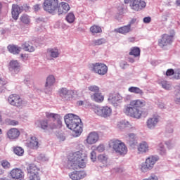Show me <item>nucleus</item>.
<instances>
[{"label": "nucleus", "instance_id": "obj_1", "mask_svg": "<svg viewBox=\"0 0 180 180\" xmlns=\"http://www.w3.org/2000/svg\"><path fill=\"white\" fill-rule=\"evenodd\" d=\"M65 167L69 169L85 168L86 167V154L82 153V151L70 153Z\"/></svg>", "mask_w": 180, "mask_h": 180}, {"label": "nucleus", "instance_id": "obj_2", "mask_svg": "<svg viewBox=\"0 0 180 180\" xmlns=\"http://www.w3.org/2000/svg\"><path fill=\"white\" fill-rule=\"evenodd\" d=\"M146 106V101L144 100H134L127 105L124 106V113L134 119H140L141 117V110L140 108Z\"/></svg>", "mask_w": 180, "mask_h": 180}, {"label": "nucleus", "instance_id": "obj_3", "mask_svg": "<svg viewBox=\"0 0 180 180\" xmlns=\"http://www.w3.org/2000/svg\"><path fill=\"white\" fill-rule=\"evenodd\" d=\"M65 123L68 128L73 130L77 137L82 133V121L78 115L68 114L64 117Z\"/></svg>", "mask_w": 180, "mask_h": 180}, {"label": "nucleus", "instance_id": "obj_4", "mask_svg": "<svg viewBox=\"0 0 180 180\" xmlns=\"http://www.w3.org/2000/svg\"><path fill=\"white\" fill-rule=\"evenodd\" d=\"M110 148L113 149L115 153L120 155H126L127 154V146L124 143L119 139H112L109 143Z\"/></svg>", "mask_w": 180, "mask_h": 180}, {"label": "nucleus", "instance_id": "obj_5", "mask_svg": "<svg viewBox=\"0 0 180 180\" xmlns=\"http://www.w3.org/2000/svg\"><path fill=\"white\" fill-rule=\"evenodd\" d=\"M47 119H52L53 122L49 124V129L50 130H55L56 129H61L63 124L61 115L52 112H46Z\"/></svg>", "mask_w": 180, "mask_h": 180}, {"label": "nucleus", "instance_id": "obj_6", "mask_svg": "<svg viewBox=\"0 0 180 180\" xmlns=\"http://www.w3.org/2000/svg\"><path fill=\"white\" fill-rule=\"evenodd\" d=\"M91 110L101 117L106 118L112 115V108L109 106L92 105Z\"/></svg>", "mask_w": 180, "mask_h": 180}, {"label": "nucleus", "instance_id": "obj_7", "mask_svg": "<svg viewBox=\"0 0 180 180\" xmlns=\"http://www.w3.org/2000/svg\"><path fill=\"white\" fill-rule=\"evenodd\" d=\"M160 160V158L157 155H151L146 158V162L142 164L141 167V171L142 172H147L153 168H154V165H155V162Z\"/></svg>", "mask_w": 180, "mask_h": 180}, {"label": "nucleus", "instance_id": "obj_8", "mask_svg": "<svg viewBox=\"0 0 180 180\" xmlns=\"http://www.w3.org/2000/svg\"><path fill=\"white\" fill-rule=\"evenodd\" d=\"M58 8V0H44L43 9L49 13L54 15Z\"/></svg>", "mask_w": 180, "mask_h": 180}, {"label": "nucleus", "instance_id": "obj_9", "mask_svg": "<svg viewBox=\"0 0 180 180\" xmlns=\"http://www.w3.org/2000/svg\"><path fill=\"white\" fill-rule=\"evenodd\" d=\"M124 4H129V8L136 12L143 11L147 6L144 0H124Z\"/></svg>", "mask_w": 180, "mask_h": 180}, {"label": "nucleus", "instance_id": "obj_10", "mask_svg": "<svg viewBox=\"0 0 180 180\" xmlns=\"http://www.w3.org/2000/svg\"><path fill=\"white\" fill-rule=\"evenodd\" d=\"M8 102L11 106H15V108H22V106H26V101H23L20 98V96L18 94H11L8 97Z\"/></svg>", "mask_w": 180, "mask_h": 180}, {"label": "nucleus", "instance_id": "obj_11", "mask_svg": "<svg viewBox=\"0 0 180 180\" xmlns=\"http://www.w3.org/2000/svg\"><path fill=\"white\" fill-rule=\"evenodd\" d=\"M90 70L98 75H105L108 73V66L104 63H93L90 65Z\"/></svg>", "mask_w": 180, "mask_h": 180}, {"label": "nucleus", "instance_id": "obj_12", "mask_svg": "<svg viewBox=\"0 0 180 180\" xmlns=\"http://www.w3.org/2000/svg\"><path fill=\"white\" fill-rule=\"evenodd\" d=\"M28 172L29 180H40V169L37 167L34 164H31L27 168Z\"/></svg>", "mask_w": 180, "mask_h": 180}, {"label": "nucleus", "instance_id": "obj_13", "mask_svg": "<svg viewBox=\"0 0 180 180\" xmlns=\"http://www.w3.org/2000/svg\"><path fill=\"white\" fill-rule=\"evenodd\" d=\"M175 37V31L174 30L170 31V35L165 34L159 40V46L160 47H165V46H169L174 41V37Z\"/></svg>", "mask_w": 180, "mask_h": 180}, {"label": "nucleus", "instance_id": "obj_14", "mask_svg": "<svg viewBox=\"0 0 180 180\" xmlns=\"http://www.w3.org/2000/svg\"><path fill=\"white\" fill-rule=\"evenodd\" d=\"M74 92L67 88H61L59 90V95L63 101H71Z\"/></svg>", "mask_w": 180, "mask_h": 180}, {"label": "nucleus", "instance_id": "obj_15", "mask_svg": "<svg viewBox=\"0 0 180 180\" xmlns=\"http://www.w3.org/2000/svg\"><path fill=\"white\" fill-rule=\"evenodd\" d=\"M8 70L12 74H18L20 71V63L16 60H11L8 65Z\"/></svg>", "mask_w": 180, "mask_h": 180}, {"label": "nucleus", "instance_id": "obj_16", "mask_svg": "<svg viewBox=\"0 0 180 180\" xmlns=\"http://www.w3.org/2000/svg\"><path fill=\"white\" fill-rule=\"evenodd\" d=\"M69 176L72 180L84 179L86 176V172L85 171H75L70 172Z\"/></svg>", "mask_w": 180, "mask_h": 180}, {"label": "nucleus", "instance_id": "obj_17", "mask_svg": "<svg viewBox=\"0 0 180 180\" xmlns=\"http://www.w3.org/2000/svg\"><path fill=\"white\" fill-rule=\"evenodd\" d=\"M11 176L13 179L17 180H22L24 176V173L22 169L19 168H14L13 169L11 172Z\"/></svg>", "mask_w": 180, "mask_h": 180}, {"label": "nucleus", "instance_id": "obj_18", "mask_svg": "<svg viewBox=\"0 0 180 180\" xmlns=\"http://www.w3.org/2000/svg\"><path fill=\"white\" fill-rule=\"evenodd\" d=\"M57 9L58 15H65V13H68L71 9V7H70V4H68V3L61 2L60 4L58 3V7Z\"/></svg>", "mask_w": 180, "mask_h": 180}, {"label": "nucleus", "instance_id": "obj_19", "mask_svg": "<svg viewBox=\"0 0 180 180\" xmlns=\"http://www.w3.org/2000/svg\"><path fill=\"white\" fill-rule=\"evenodd\" d=\"M99 140V134H97L96 131H93L89 134L87 138H86V143L87 144H96V143H98Z\"/></svg>", "mask_w": 180, "mask_h": 180}, {"label": "nucleus", "instance_id": "obj_20", "mask_svg": "<svg viewBox=\"0 0 180 180\" xmlns=\"http://www.w3.org/2000/svg\"><path fill=\"white\" fill-rule=\"evenodd\" d=\"M22 11H23L22 6H19L18 5L13 4L11 15L13 16V18L15 19V20H18V19L19 18V15L22 13Z\"/></svg>", "mask_w": 180, "mask_h": 180}, {"label": "nucleus", "instance_id": "obj_21", "mask_svg": "<svg viewBox=\"0 0 180 180\" xmlns=\"http://www.w3.org/2000/svg\"><path fill=\"white\" fill-rule=\"evenodd\" d=\"M158 122H160V118L158 116H154L149 119H148L146 122V126L148 129H150V130H153L155 129V126L158 124Z\"/></svg>", "mask_w": 180, "mask_h": 180}, {"label": "nucleus", "instance_id": "obj_22", "mask_svg": "<svg viewBox=\"0 0 180 180\" xmlns=\"http://www.w3.org/2000/svg\"><path fill=\"white\" fill-rule=\"evenodd\" d=\"M54 82H56V79L54 78V76L50 75L46 78V82L45 84L46 94H50V92H51V86H53Z\"/></svg>", "mask_w": 180, "mask_h": 180}, {"label": "nucleus", "instance_id": "obj_23", "mask_svg": "<svg viewBox=\"0 0 180 180\" xmlns=\"http://www.w3.org/2000/svg\"><path fill=\"white\" fill-rule=\"evenodd\" d=\"M126 141L130 147H136V146H137V136L135 134H129L128 136H126Z\"/></svg>", "mask_w": 180, "mask_h": 180}, {"label": "nucleus", "instance_id": "obj_24", "mask_svg": "<svg viewBox=\"0 0 180 180\" xmlns=\"http://www.w3.org/2000/svg\"><path fill=\"white\" fill-rule=\"evenodd\" d=\"M19 136H20V131L16 128L11 129L7 131V137L10 140H15L18 139Z\"/></svg>", "mask_w": 180, "mask_h": 180}, {"label": "nucleus", "instance_id": "obj_25", "mask_svg": "<svg viewBox=\"0 0 180 180\" xmlns=\"http://www.w3.org/2000/svg\"><path fill=\"white\" fill-rule=\"evenodd\" d=\"M133 30L130 26L128 25H124L121 27L117 28L114 30V32H116V33H120V34H128V33H130Z\"/></svg>", "mask_w": 180, "mask_h": 180}, {"label": "nucleus", "instance_id": "obj_26", "mask_svg": "<svg viewBox=\"0 0 180 180\" xmlns=\"http://www.w3.org/2000/svg\"><path fill=\"white\" fill-rule=\"evenodd\" d=\"M150 150V146L148 143L146 141L141 142L138 146V151L140 154H143L144 153H148Z\"/></svg>", "mask_w": 180, "mask_h": 180}, {"label": "nucleus", "instance_id": "obj_27", "mask_svg": "<svg viewBox=\"0 0 180 180\" xmlns=\"http://www.w3.org/2000/svg\"><path fill=\"white\" fill-rule=\"evenodd\" d=\"M117 127L119 129H129V130H134L135 129L134 127H133V124L127 120L120 122Z\"/></svg>", "mask_w": 180, "mask_h": 180}, {"label": "nucleus", "instance_id": "obj_28", "mask_svg": "<svg viewBox=\"0 0 180 180\" xmlns=\"http://www.w3.org/2000/svg\"><path fill=\"white\" fill-rule=\"evenodd\" d=\"M28 147L32 148V150H37V148H39V139H37L36 136H32L28 143Z\"/></svg>", "mask_w": 180, "mask_h": 180}, {"label": "nucleus", "instance_id": "obj_29", "mask_svg": "<svg viewBox=\"0 0 180 180\" xmlns=\"http://www.w3.org/2000/svg\"><path fill=\"white\" fill-rule=\"evenodd\" d=\"M47 56L51 58H57L60 56V51L57 48L49 49L47 50Z\"/></svg>", "mask_w": 180, "mask_h": 180}, {"label": "nucleus", "instance_id": "obj_30", "mask_svg": "<svg viewBox=\"0 0 180 180\" xmlns=\"http://www.w3.org/2000/svg\"><path fill=\"white\" fill-rule=\"evenodd\" d=\"M122 97L120 96V94H115L112 96H110L108 99L109 103H112L114 105H116L117 104V102H120V101H122Z\"/></svg>", "mask_w": 180, "mask_h": 180}, {"label": "nucleus", "instance_id": "obj_31", "mask_svg": "<svg viewBox=\"0 0 180 180\" xmlns=\"http://www.w3.org/2000/svg\"><path fill=\"white\" fill-rule=\"evenodd\" d=\"M92 101L97 102V103H101L103 102L104 97L101 93H94L91 96Z\"/></svg>", "mask_w": 180, "mask_h": 180}, {"label": "nucleus", "instance_id": "obj_32", "mask_svg": "<svg viewBox=\"0 0 180 180\" xmlns=\"http://www.w3.org/2000/svg\"><path fill=\"white\" fill-rule=\"evenodd\" d=\"M8 50L11 54H19L22 51V48L16 45H9L8 46Z\"/></svg>", "mask_w": 180, "mask_h": 180}, {"label": "nucleus", "instance_id": "obj_33", "mask_svg": "<svg viewBox=\"0 0 180 180\" xmlns=\"http://www.w3.org/2000/svg\"><path fill=\"white\" fill-rule=\"evenodd\" d=\"M21 49L25 50V51H29L30 53H33V51L35 50L34 46L30 45V42H25L22 44Z\"/></svg>", "mask_w": 180, "mask_h": 180}, {"label": "nucleus", "instance_id": "obj_34", "mask_svg": "<svg viewBox=\"0 0 180 180\" xmlns=\"http://www.w3.org/2000/svg\"><path fill=\"white\" fill-rule=\"evenodd\" d=\"M160 85L166 91H171L172 89V85L167 80H162L160 82Z\"/></svg>", "mask_w": 180, "mask_h": 180}, {"label": "nucleus", "instance_id": "obj_35", "mask_svg": "<svg viewBox=\"0 0 180 180\" xmlns=\"http://www.w3.org/2000/svg\"><path fill=\"white\" fill-rule=\"evenodd\" d=\"M129 92H131V94H136L138 95H143V94H144L143 92V90H141L140 88L139 87H136V86H131L128 89Z\"/></svg>", "mask_w": 180, "mask_h": 180}, {"label": "nucleus", "instance_id": "obj_36", "mask_svg": "<svg viewBox=\"0 0 180 180\" xmlns=\"http://www.w3.org/2000/svg\"><path fill=\"white\" fill-rule=\"evenodd\" d=\"M90 32L93 34H98V33H102V28L98 25H94L90 27Z\"/></svg>", "mask_w": 180, "mask_h": 180}, {"label": "nucleus", "instance_id": "obj_37", "mask_svg": "<svg viewBox=\"0 0 180 180\" xmlns=\"http://www.w3.org/2000/svg\"><path fill=\"white\" fill-rule=\"evenodd\" d=\"M109 157H108V155L106 154H100L97 157V160L99 161V162H101L102 164H108V160Z\"/></svg>", "mask_w": 180, "mask_h": 180}, {"label": "nucleus", "instance_id": "obj_38", "mask_svg": "<svg viewBox=\"0 0 180 180\" xmlns=\"http://www.w3.org/2000/svg\"><path fill=\"white\" fill-rule=\"evenodd\" d=\"M13 152L18 157H22L25 154V150L22 149L20 146H16L13 148Z\"/></svg>", "mask_w": 180, "mask_h": 180}, {"label": "nucleus", "instance_id": "obj_39", "mask_svg": "<svg viewBox=\"0 0 180 180\" xmlns=\"http://www.w3.org/2000/svg\"><path fill=\"white\" fill-rule=\"evenodd\" d=\"M158 153H159L160 155H165V154H167V150H165L164 143H159V145L158 146Z\"/></svg>", "mask_w": 180, "mask_h": 180}, {"label": "nucleus", "instance_id": "obj_40", "mask_svg": "<svg viewBox=\"0 0 180 180\" xmlns=\"http://www.w3.org/2000/svg\"><path fill=\"white\" fill-rule=\"evenodd\" d=\"M130 56H134V57H139L140 56V48L134 47L131 49V51L129 52Z\"/></svg>", "mask_w": 180, "mask_h": 180}, {"label": "nucleus", "instance_id": "obj_41", "mask_svg": "<svg viewBox=\"0 0 180 180\" xmlns=\"http://www.w3.org/2000/svg\"><path fill=\"white\" fill-rule=\"evenodd\" d=\"M20 20L24 25H29L30 23V17L26 14L21 15Z\"/></svg>", "mask_w": 180, "mask_h": 180}, {"label": "nucleus", "instance_id": "obj_42", "mask_svg": "<svg viewBox=\"0 0 180 180\" xmlns=\"http://www.w3.org/2000/svg\"><path fill=\"white\" fill-rule=\"evenodd\" d=\"M35 160L38 162H44L46 161H49V158L47 157H46V155L44 154H39L36 158Z\"/></svg>", "mask_w": 180, "mask_h": 180}, {"label": "nucleus", "instance_id": "obj_43", "mask_svg": "<svg viewBox=\"0 0 180 180\" xmlns=\"http://www.w3.org/2000/svg\"><path fill=\"white\" fill-rule=\"evenodd\" d=\"M106 43V39L105 38H101L98 39H94L92 41V44L94 46H102Z\"/></svg>", "mask_w": 180, "mask_h": 180}, {"label": "nucleus", "instance_id": "obj_44", "mask_svg": "<svg viewBox=\"0 0 180 180\" xmlns=\"http://www.w3.org/2000/svg\"><path fill=\"white\" fill-rule=\"evenodd\" d=\"M174 102L176 105H180V89L174 92Z\"/></svg>", "mask_w": 180, "mask_h": 180}, {"label": "nucleus", "instance_id": "obj_45", "mask_svg": "<svg viewBox=\"0 0 180 180\" xmlns=\"http://www.w3.org/2000/svg\"><path fill=\"white\" fill-rule=\"evenodd\" d=\"M65 20L68 23H74V21L75 20V15L73 13H69L66 15Z\"/></svg>", "mask_w": 180, "mask_h": 180}, {"label": "nucleus", "instance_id": "obj_46", "mask_svg": "<svg viewBox=\"0 0 180 180\" xmlns=\"http://www.w3.org/2000/svg\"><path fill=\"white\" fill-rule=\"evenodd\" d=\"M1 165L4 169H11V163L6 160H1Z\"/></svg>", "mask_w": 180, "mask_h": 180}, {"label": "nucleus", "instance_id": "obj_47", "mask_svg": "<svg viewBox=\"0 0 180 180\" xmlns=\"http://www.w3.org/2000/svg\"><path fill=\"white\" fill-rule=\"evenodd\" d=\"M6 124H8V126H18L19 124V122L17 120H12L11 119H6L5 120Z\"/></svg>", "mask_w": 180, "mask_h": 180}, {"label": "nucleus", "instance_id": "obj_48", "mask_svg": "<svg viewBox=\"0 0 180 180\" xmlns=\"http://www.w3.org/2000/svg\"><path fill=\"white\" fill-rule=\"evenodd\" d=\"M165 145L167 146L169 150H172L175 147V141L174 140H169L165 142Z\"/></svg>", "mask_w": 180, "mask_h": 180}, {"label": "nucleus", "instance_id": "obj_49", "mask_svg": "<svg viewBox=\"0 0 180 180\" xmlns=\"http://www.w3.org/2000/svg\"><path fill=\"white\" fill-rule=\"evenodd\" d=\"M40 126L43 130H47L49 129V122L46 120H41L40 121Z\"/></svg>", "mask_w": 180, "mask_h": 180}, {"label": "nucleus", "instance_id": "obj_50", "mask_svg": "<svg viewBox=\"0 0 180 180\" xmlns=\"http://www.w3.org/2000/svg\"><path fill=\"white\" fill-rule=\"evenodd\" d=\"M89 91L91 92H94V94H98L99 92V87L96 85H91L88 87Z\"/></svg>", "mask_w": 180, "mask_h": 180}, {"label": "nucleus", "instance_id": "obj_51", "mask_svg": "<svg viewBox=\"0 0 180 180\" xmlns=\"http://www.w3.org/2000/svg\"><path fill=\"white\" fill-rule=\"evenodd\" d=\"M6 84V81L2 77H0V92H2L5 89V84Z\"/></svg>", "mask_w": 180, "mask_h": 180}, {"label": "nucleus", "instance_id": "obj_52", "mask_svg": "<svg viewBox=\"0 0 180 180\" xmlns=\"http://www.w3.org/2000/svg\"><path fill=\"white\" fill-rule=\"evenodd\" d=\"M94 150L98 151V153H103L105 151V146L103 144H100Z\"/></svg>", "mask_w": 180, "mask_h": 180}, {"label": "nucleus", "instance_id": "obj_53", "mask_svg": "<svg viewBox=\"0 0 180 180\" xmlns=\"http://www.w3.org/2000/svg\"><path fill=\"white\" fill-rule=\"evenodd\" d=\"M90 158L93 162H95V161H96V158H97L96 152L94 149L90 153Z\"/></svg>", "mask_w": 180, "mask_h": 180}, {"label": "nucleus", "instance_id": "obj_54", "mask_svg": "<svg viewBox=\"0 0 180 180\" xmlns=\"http://www.w3.org/2000/svg\"><path fill=\"white\" fill-rule=\"evenodd\" d=\"M120 68H122V70H126V68H127V67H129V63H127V62L124 61V60H122L120 63Z\"/></svg>", "mask_w": 180, "mask_h": 180}, {"label": "nucleus", "instance_id": "obj_55", "mask_svg": "<svg viewBox=\"0 0 180 180\" xmlns=\"http://www.w3.org/2000/svg\"><path fill=\"white\" fill-rule=\"evenodd\" d=\"M24 84H25L27 86H29L30 88V86L33 85V81H32V79H30V78H26L24 79Z\"/></svg>", "mask_w": 180, "mask_h": 180}, {"label": "nucleus", "instance_id": "obj_56", "mask_svg": "<svg viewBox=\"0 0 180 180\" xmlns=\"http://www.w3.org/2000/svg\"><path fill=\"white\" fill-rule=\"evenodd\" d=\"M174 78H176V79H180V70L179 69H177L174 71Z\"/></svg>", "mask_w": 180, "mask_h": 180}, {"label": "nucleus", "instance_id": "obj_57", "mask_svg": "<svg viewBox=\"0 0 180 180\" xmlns=\"http://www.w3.org/2000/svg\"><path fill=\"white\" fill-rule=\"evenodd\" d=\"M175 72L174 71L173 69H169L166 72V75L167 76H171V75H174Z\"/></svg>", "mask_w": 180, "mask_h": 180}, {"label": "nucleus", "instance_id": "obj_58", "mask_svg": "<svg viewBox=\"0 0 180 180\" xmlns=\"http://www.w3.org/2000/svg\"><path fill=\"white\" fill-rule=\"evenodd\" d=\"M136 22H137L136 18H131V20L129 22L127 25L129 26V27H131V26H133V25H134Z\"/></svg>", "mask_w": 180, "mask_h": 180}, {"label": "nucleus", "instance_id": "obj_59", "mask_svg": "<svg viewBox=\"0 0 180 180\" xmlns=\"http://www.w3.org/2000/svg\"><path fill=\"white\" fill-rule=\"evenodd\" d=\"M151 22V17H145L143 18V23H150Z\"/></svg>", "mask_w": 180, "mask_h": 180}, {"label": "nucleus", "instance_id": "obj_60", "mask_svg": "<svg viewBox=\"0 0 180 180\" xmlns=\"http://www.w3.org/2000/svg\"><path fill=\"white\" fill-rule=\"evenodd\" d=\"M33 10L34 12H38V11H40V4H36L33 6Z\"/></svg>", "mask_w": 180, "mask_h": 180}, {"label": "nucleus", "instance_id": "obj_61", "mask_svg": "<svg viewBox=\"0 0 180 180\" xmlns=\"http://www.w3.org/2000/svg\"><path fill=\"white\" fill-rule=\"evenodd\" d=\"M172 133H174V129H172V128L167 129L166 130L167 134H172Z\"/></svg>", "mask_w": 180, "mask_h": 180}, {"label": "nucleus", "instance_id": "obj_62", "mask_svg": "<svg viewBox=\"0 0 180 180\" xmlns=\"http://www.w3.org/2000/svg\"><path fill=\"white\" fill-rule=\"evenodd\" d=\"M20 57H21L23 60H27V55H26V54L22 53V54L20 55Z\"/></svg>", "mask_w": 180, "mask_h": 180}, {"label": "nucleus", "instance_id": "obj_63", "mask_svg": "<svg viewBox=\"0 0 180 180\" xmlns=\"http://www.w3.org/2000/svg\"><path fill=\"white\" fill-rule=\"evenodd\" d=\"M129 63H134V58H129Z\"/></svg>", "mask_w": 180, "mask_h": 180}, {"label": "nucleus", "instance_id": "obj_64", "mask_svg": "<svg viewBox=\"0 0 180 180\" xmlns=\"http://www.w3.org/2000/svg\"><path fill=\"white\" fill-rule=\"evenodd\" d=\"M176 4L177 5V6H180V0H176Z\"/></svg>", "mask_w": 180, "mask_h": 180}]
</instances>
